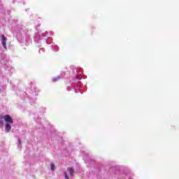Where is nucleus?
<instances>
[{
	"mask_svg": "<svg viewBox=\"0 0 179 179\" xmlns=\"http://www.w3.org/2000/svg\"><path fill=\"white\" fill-rule=\"evenodd\" d=\"M3 66L4 71L0 73V78H8L12 76L15 72V68L9 64V58L5 55H0V68Z\"/></svg>",
	"mask_w": 179,
	"mask_h": 179,
	"instance_id": "3",
	"label": "nucleus"
},
{
	"mask_svg": "<svg viewBox=\"0 0 179 179\" xmlns=\"http://www.w3.org/2000/svg\"><path fill=\"white\" fill-rule=\"evenodd\" d=\"M4 121H6V124H13V120L12 117L9 115H6L3 116Z\"/></svg>",
	"mask_w": 179,
	"mask_h": 179,
	"instance_id": "6",
	"label": "nucleus"
},
{
	"mask_svg": "<svg viewBox=\"0 0 179 179\" xmlns=\"http://www.w3.org/2000/svg\"><path fill=\"white\" fill-rule=\"evenodd\" d=\"M0 38H1V44L3 46V48H4V50H8V47L6 46V41H8V38H6L5 35L1 34L0 36Z\"/></svg>",
	"mask_w": 179,
	"mask_h": 179,
	"instance_id": "5",
	"label": "nucleus"
},
{
	"mask_svg": "<svg viewBox=\"0 0 179 179\" xmlns=\"http://www.w3.org/2000/svg\"><path fill=\"white\" fill-rule=\"evenodd\" d=\"M70 82L73 85L75 93H79L80 88L82 87V76H78V69L75 66H70Z\"/></svg>",
	"mask_w": 179,
	"mask_h": 179,
	"instance_id": "2",
	"label": "nucleus"
},
{
	"mask_svg": "<svg viewBox=\"0 0 179 179\" xmlns=\"http://www.w3.org/2000/svg\"><path fill=\"white\" fill-rule=\"evenodd\" d=\"M50 170H52V171H54V170H55V165L52 162L50 163Z\"/></svg>",
	"mask_w": 179,
	"mask_h": 179,
	"instance_id": "14",
	"label": "nucleus"
},
{
	"mask_svg": "<svg viewBox=\"0 0 179 179\" xmlns=\"http://www.w3.org/2000/svg\"><path fill=\"white\" fill-rule=\"evenodd\" d=\"M51 47H52V51H55V52L59 51V47H58V45H54V43H52Z\"/></svg>",
	"mask_w": 179,
	"mask_h": 179,
	"instance_id": "9",
	"label": "nucleus"
},
{
	"mask_svg": "<svg viewBox=\"0 0 179 179\" xmlns=\"http://www.w3.org/2000/svg\"><path fill=\"white\" fill-rule=\"evenodd\" d=\"M14 33L19 43L23 45H30L31 38H30V30L23 25H17L15 27Z\"/></svg>",
	"mask_w": 179,
	"mask_h": 179,
	"instance_id": "1",
	"label": "nucleus"
},
{
	"mask_svg": "<svg viewBox=\"0 0 179 179\" xmlns=\"http://www.w3.org/2000/svg\"><path fill=\"white\" fill-rule=\"evenodd\" d=\"M3 115H0V127H3Z\"/></svg>",
	"mask_w": 179,
	"mask_h": 179,
	"instance_id": "12",
	"label": "nucleus"
},
{
	"mask_svg": "<svg viewBox=\"0 0 179 179\" xmlns=\"http://www.w3.org/2000/svg\"><path fill=\"white\" fill-rule=\"evenodd\" d=\"M74 170H73V168H70V169H69L68 170H67V173H69V176H71V177H73V173H74Z\"/></svg>",
	"mask_w": 179,
	"mask_h": 179,
	"instance_id": "10",
	"label": "nucleus"
},
{
	"mask_svg": "<svg viewBox=\"0 0 179 179\" xmlns=\"http://www.w3.org/2000/svg\"><path fill=\"white\" fill-rule=\"evenodd\" d=\"M130 179H134V178H130Z\"/></svg>",
	"mask_w": 179,
	"mask_h": 179,
	"instance_id": "20",
	"label": "nucleus"
},
{
	"mask_svg": "<svg viewBox=\"0 0 179 179\" xmlns=\"http://www.w3.org/2000/svg\"><path fill=\"white\" fill-rule=\"evenodd\" d=\"M0 8H2V3L0 1Z\"/></svg>",
	"mask_w": 179,
	"mask_h": 179,
	"instance_id": "19",
	"label": "nucleus"
},
{
	"mask_svg": "<svg viewBox=\"0 0 179 179\" xmlns=\"http://www.w3.org/2000/svg\"><path fill=\"white\" fill-rule=\"evenodd\" d=\"M64 177L66 179H69V178L68 177V175L66 174V173H64Z\"/></svg>",
	"mask_w": 179,
	"mask_h": 179,
	"instance_id": "18",
	"label": "nucleus"
},
{
	"mask_svg": "<svg viewBox=\"0 0 179 179\" xmlns=\"http://www.w3.org/2000/svg\"><path fill=\"white\" fill-rule=\"evenodd\" d=\"M47 34H48V32L45 31L44 32H39L38 31L36 34L34 36V41L36 44H38L41 43V40H43V38H44L45 41H47Z\"/></svg>",
	"mask_w": 179,
	"mask_h": 179,
	"instance_id": "4",
	"label": "nucleus"
},
{
	"mask_svg": "<svg viewBox=\"0 0 179 179\" xmlns=\"http://www.w3.org/2000/svg\"><path fill=\"white\" fill-rule=\"evenodd\" d=\"M17 148L20 150H22V141L20 140V138H18Z\"/></svg>",
	"mask_w": 179,
	"mask_h": 179,
	"instance_id": "13",
	"label": "nucleus"
},
{
	"mask_svg": "<svg viewBox=\"0 0 179 179\" xmlns=\"http://www.w3.org/2000/svg\"><path fill=\"white\" fill-rule=\"evenodd\" d=\"M38 92H39V90L35 86H32L31 87L30 93H31V96H37V94H38Z\"/></svg>",
	"mask_w": 179,
	"mask_h": 179,
	"instance_id": "7",
	"label": "nucleus"
},
{
	"mask_svg": "<svg viewBox=\"0 0 179 179\" xmlns=\"http://www.w3.org/2000/svg\"><path fill=\"white\" fill-rule=\"evenodd\" d=\"M65 75H66L65 71H62V72L61 73V74H60V76H61V78H64V76H65Z\"/></svg>",
	"mask_w": 179,
	"mask_h": 179,
	"instance_id": "16",
	"label": "nucleus"
},
{
	"mask_svg": "<svg viewBox=\"0 0 179 179\" xmlns=\"http://www.w3.org/2000/svg\"><path fill=\"white\" fill-rule=\"evenodd\" d=\"M10 129H12V127L10 126V123L6 124L5 131L8 133L10 132Z\"/></svg>",
	"mask_w": 179,
	"mask_h": 179,
	"instance_id": "8",
	"label": "nucleus"
},
{
	"mask_svg": "<svg viewBox=\"0 0 179 179\" xmlns=\"http://www.w3.org/2000/svg\"><path fill=\"white\" fill-rule=\"evenodd\" d=\"M61 76H57L56 77H54L52 79V82L53 83H55V82H58V80H59V79H61Z\"/></svg>",
	"mask_w": 179,
	"mask_h": 179,
	"instance_id": "11",
	"label": "nucleus"
},
{
	"mask_svg": "<svg viewBox=\"0 0 179 179\" xmlns=\"http://www.w3.org/2000/svg\"><path fill=\"white\" fill-rule=\"evenodd\" d=\"M72 89H73V90H75V88H73V85H71V87H68L66 88V90H68V92H71V90H72Z\"/></svg>",
	"mask_w": 179,
	"mask_h": 179,
	"instance_id": "15",
	"label": "nucleus"
},
{
	"mask_svg": "<svg viewBox=\"0 0 179 179\" xmlns=\"http://www.w3.org/2000/svg\"><path fill=\"white\" fill-rule=\"evenodd\" d=\"M43 52H44V49L41 48V49L39 50V54H43Z\"/></svg>",
	"mask_w": 179,
	"mask_h": 179,
	"instance_id": "17",
	"label": "nucleus"
}]
</instances>
